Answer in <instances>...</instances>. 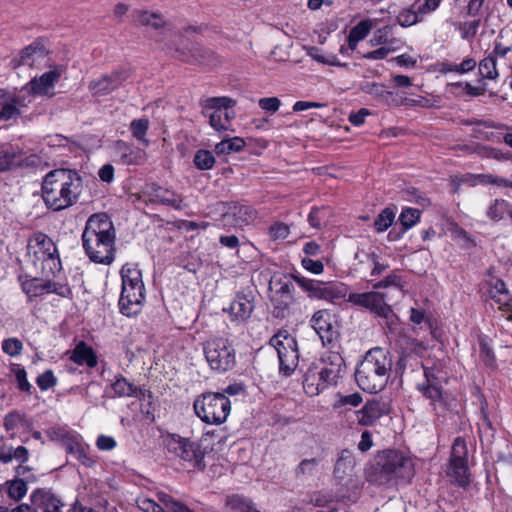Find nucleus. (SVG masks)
Segmentation results:
<instances>
[{"instance_id":"1","label":"nucleus","mask_w":512,"mask_h":512,"mask_svg":"<svg viewBox=\"0 0 512 512\" xmlns=\"http://www.w3.org/2000/svg\"><path fill=\"white\" fill-rule=\"evenodd\" d=\"M115 239V228L107 214L98 213L89 217L82 234V242L91 261L101 264L112 263Z\"/></svg>"},{"instance_id":"2","label":"nucleus","mask_w":512,"mask_h":512,"mask_svg":"<svg viewBox=\"0 0 512 512\" xmlns=\"http://www.w3.org/2000/svg\"><path fill=\"white\" fill-rule=\"evenodd\" d=\"M390 352L381 347H374L366 352L357 365L355 380L365 392L376 394L387 385L392 370Z\"/></svg>"},{"instance_id":"3","label":"nucleus","mask_w":512,"mask_h":512,"mask_svg":"<svg viewBox=\"0 0 512 512\" xmlns=\"http://www.w3.org/2000/svg\"><path fill=\"white\" fill-rule=\"evenodd\" d=\"M414 475V463L410 456L399 450L387 449L376 455L367 479L378 485L391 481L409 483Z\"/></svg>"},{"instance_id":"4","label":"nucleus","mask_w":512,"mask_h":512,"mask_svg":"<svg viewBox=\"0 0 512 512\" xmlns=\"http://www.w3.org/2000/svg\"><path fill=\"white\" fill-rule=\"evenodd\" d=\"M27 256L37 271L49 277L61 272L62 263L57 248L47 235L38 232L30 237Z\"/></svg>"},{"instance_id":"5","label":"nucleus","mask_w":512,"mask_h":512,"mask_svg":"<svg viewBox=\"0 0 512 512\" xmlns=\"http://www.w3.org/2000/svg\"><path fill=\"white\" fill-rule=\"evenodd\" d=\"M121 277L120 312L127 317L135 316L141 312L145 298L141 271L126 264L121 269Z\"/></svg>"},{"instance_id":"6","label":"nucleus","mask_w":512,"mask_h":512,"mask_svg":"<svg viewBox=\"0 0 512 512\" xmlns=\"http://www.w3.org/2000/svg\"><path fill=\"white\" fill-rule=\"evenodd\" d=\"M193 409L204 423L220 425L230 414L231 402L223 393L204 392L195 398Z\"/></svg>"},{"instance_id":"7","label":"nucleus","mask_w":512,"mask_h":512,"mask_svg":"<svg viewBox=\"0 0 512 512\" xmlns=\"http://www.w3.org/2000/svg\"><path fill=\"white\" fill-rule=\"evenodd\" d=\"M204 355L209 367L219 373L227 372L236 364V352L232 343L223 337L207 340Z\"/></svg>"},{"instance_id":"8","label":"nucleus","mask_w":512,"mask_h":512,"mask_svg":"<svg viewBox=\"0 0 512 512\" xmlns=\"http://www.w3.org/2000/svg\"><path fill=\"white\" fill-rule=\"evenodd\" d=\"M347 301L384 319L390 331L394 330V327L398 323L396 314L393 312L391 306L386 303L384 293L377 291L350 293Z\"/></svg>"},{"instance_id":"9","label":"nucleus","mask_w":512,"mask_h":512,"mask_svg":"<svg viewBox=\"0 0 512 512\" xmlns=\"http://www.w3.org/2000/svg\"><path fill=\"white\" fill-rule=\"evenodd\" d=\"M164 446L169 453L188 462L193 468L205 469V453L201 449L200 444L177 434H168L164 438Z\"/></svg>"},{"instance_id":"10","label":"nucleus","mask_w":512,"mask_h":512,"mask_svg":"<svg viewBox=\"0 0 512 512\" xmlns=\"http://www.w3.org/2000/svg\"><path fill=\"white\" fill-rule=\"evenodd\" d=\"M292 276L294 281L307 292L309 298L326 300L333 303L345 298L348 293V286L342 282H322L300 275Z\"/></svg>"},{"instance_id":"11","label":"nucleus","mask_w":512,"mask_h":512,"mask_svg":"<svg viewBox=\"0 0 512 512\" xmlns=\"http://www.w3.org/2000/svg\"><path fill=\"white\" fill-rule=\"evenodd\" d=\"M270 344L276 349L279 358V371L284 376H290L298 365L299 355L297 342L287 331H279L270 339Z\"/></svg>"},{"instance_id":"12","label":"nucleus","mask_w":512,"mask_h":512,"mask_svg":"<svg viewBox=\"0 0 512 512\" xmlns=\"http://www.w3.org/2000/svg\"><path fill=\"white\" fill-rule=\"evenodd\" d=\"M293 274L282 275L270 281V290L273 292L271 302L273 304V316L283 319L289 314L290 305L294 301Z\"/></svg>"},{"instance_id":"13","label":"nucleus","mask_w":512,"mask_h":512,"mask_svg":"<svg viewBox=\"0 0 512 512\" xmlns=\"http://www.w3.org/2000/svg\"><path fill=\"white\" fill-rule=\"evenodd\" d=\"M58 173H64V169L50 171L42 183L43 200L54 211L64 209V182L55 178Z\"/></svg>"},{"instance_id":"14","label":"nucleus","mask_w":512,"mask_h":512,"mask_svg":"<svg viewBox=\"0 0 512 512\" xmlns=\"http://www.w3.org/2000/svg\"><path fill=\"white\" fill-rule=\"evenodd\" d=\"M257 217V212L250 206L230 204L221 217L223 227H243L252 223Z\"/></svg>"},{"instance_id":"15","label":"nucleus","mask_w":512,"mask_h":512,"mask_svg":"<svg viewBox=\"0 0 512 512\" xmlns=\"http://www.w3.org/2000/svg\"><path fill=\"white\" fill-rule=\"evenodd\" d=\"M418 390L430 401V405L437 415L453 409L455 399L443 390V386L418 385Z\"/></svg>"},{"instance_id":"16","label":"nucleus","mask_w":512,"mask_h":512,"mask_svg":"<svg viewBox=\"0 0 512 512\" xmlns=\"http://www.w3.org/2000/svg\"><path fill=\"white\" fill-rule=\"evenodd\" d=\"M321 364L319 372L324 381L329 386L337 385L338 380L343 376L346 369L345 361L341 354L338 352H328L322 357Z\"/></svg>"},{"instance_id":"17","label":"nucleus","mask_w":512,"mask_h":512,"mask_svg":"<svg viewBox=\"0 0 512 512\" xmlns=\"http://www.w3.org/2000/svg\"><path fill=\"white\" fill-rule=\"evenodd\" d=\"M48 51L40 40H36L25 47L18 57L12 60L14 68L27 65L31 68H39L48 61Z\"/></svg>"},{"instance_id":"18","label":"nucleus","mask_w":512,"mask_h":512,"mask_svg":"<svg viewBox=\"0 0 512 512\" xmlns=\"http://www.w3.org/2000/svg\"><path fill=\"white\" fill-rule=\"evenodd\" d=\"M129 77L125 69L115 70L89 83L93 96H105L118 89Z\"/></svg>"},{"instance_id":"19","label":"nucleus","mask_w":512,"mask_h":512,"mask_svg":"<svg viewBox=\"0 0 512 512\" xmlns=\"http://www.w3.org/2000/svg\"><path fill=\"white\" fill-rule=\"evenodd\" d=\"M331 318L332 315L329 310L321 309L316 311L310 319V324L320 337L323 345L332 343L337 334Z\"/></svg>"},{"instance_id":"20","label":"nucleus","mask_w":512,"mask_h":512,"mask_svg":"<svg viewBox=\"0 0 512 512\" xmlns=\"http://www.w3.org/2000/svg\"><path fill=\"white\" fill-rule=\"evenodd\" d=\"M389 412L388 405L378 399H372L357 411L358 423L362 426H371L382 416Z\"/></svg>"},{"instance_id":"21","label":"nucleus","mask_w":512,"mask_h":512,"mask_svg":"<svg viewBox=\"0 0 512 512\" xmlns=\"http://www.w3.org/2000/svg\"><path fill=\"white\" fill-rule=\"evenodd\" d=\"M88 450L89 446L81 438L66 433V453L73 455L84 466L91 467L96 460L89 455Z\"/></svg>"},{"instance_id":"22","label":"nucleus","mask_w":512,"mask_h":512,"mask_svg":"<svg viewBox=\"0 0 512 512\" xmlns=\"http://www.w3.org/2000/svg\"><path fill=\"white\" fill-rule=\"evenodd\" d=\"M487 287L488 296L500 305V309L508 311L512 302V296L510 295L506 284L501 279H491L485 282Z\"/></svg>"},{"instance_id":"23","label":"nucleus","mask_w":512,"mask_h":512,"mask_svg":"<svg viewBox=\"0 0 512 512\" xmlns=\"http://www.w3.org/2000/svg\"><path fill=\"white\" fill-rule=\"evenodd\" d=\"M328 386L329 385L324 381V378L319 372V366L315 364L311 365L303 377V389L305 393L313 397L320 394Z\"/></svg>"},{"instance_id":"24","label":"nucleus","mask_w":512,"mask_h":512,"mask_svg":"<svg viewBox=\"0 0 512 512\" xmlns=\"http://www.w3.org/2000/svg\"><path fill=\"white\" fill-rule=\"evenodd\" d=\"M61 74L57 70H51L40 77H34L28 84L29 92L35 95H48Z\"/></svg>"},{"instance_id":"25","label":"nucleus","mask_w":512,"mask_h":512,"mask_svg":"<svg viewBox=\"0 0 512 512\" xmlns=\"http://www.w3.org/2000/svg\"><path fill=\"white\" fill-rule=\"evenodd\" d=\"M252 293H238L232 301L229 311L230 314L238 320H247L254 310Z\"/></svg>"},{"instance_id":"26","label":"nucleus","mask_w":512,"mask_h":512,"mask_svg":"<svg viewBox=\"0 0 512 512\" xmlns=\"http://www.w3.org/2000/svg\"><path fill=\"white\" fill-rule=\"evenodd\" d=\"M31 502L34 512H60V501L44 489H37L31 494Z\"/></svg>"},{"instance_id":"27","label":"nucleus","mask_w":512,"mask_h":512,"mask_svg":"<svg viewBox=\"0 0 512 512\" xmlns=\"http://www.w3.org/2000/svg\"><path fill=\"white\" fill-rule=\"evenodd\" d=\"M62 286L59 283L46 281L43 282L38 278H32L22 282L23 291L31 298L41 296L44 293L56 292L62 295V292L58 291Z\"/></svg>"},{"instance_id":"28","label":"nucleus","mask_w":512,"mask_h":512,"mask_svg":"<svg viewBox=\"0 0 512 512\" xmlns=\"http://www.w3.org/2000/svg\"><path fill=\"white\" fill-rule=\"evenodd\" d=\"M22 162L23 152L18 146L9 143L0 145V171H7Z\"/></svg>"},{"instance_id":"29","label":"nucleus","mask_w":512,"mask_h":512,"mask_svg":"<svg viewBox=\"0 0 512 512\" xmlns=\"http://www.w3.org/2000/svg\"><path fill=\"white\" fill-rule=\"evenodd\" d=\"M374 23L371 19H364L351 28L348 35V47H341L340 52L355 50L359 41L365 39L372 30Z\"/></svg>"},{"instance_id":"30","label":"nucleus","mask_w":512,"mask_h":512,"mask_svg":"<svg viewBox=\"0 0 512 512\" xmlns=\"http://www.w3.org/2000/svg\"><path fill=\"white\" fill-rule=\"evenodd\" d=\"M66 208L77 203L80 194L84 189L82 179L77 171L66 169Z\"/></svg>"},{"instance_id":"31","label":"nucleus","mask_w":512,"mask_h":512,"mask_svg":"<svg viewBox=\"0 0 512 512\" xmlns=\"http://www.w3.org/2000/svg\"><path fill=\"white\" fill-rule=\"evenodd\" d=\"M355 466V457L352 451L344 449L340 452L339 457L334 466V476L338 480H343L350 476Z\"/></svg>"},{"instance_id":"32","label":"nucleus","mask_w":512,"mask_h":512,"mask_svg":"<svg viewBox=\"0 0 512 512\" xmlns=\"http://www.w3.org/2000/svg\"><path fill=\"white\" fill-rule=\"evenodd\" d=\"M70 360L79 365H87L93 368L97 365V356L92 347L80 341L73 349Z\"/></svg>"},{"instance_id":"33","label":"nucleus","mask_w":512,"mask_h":512,"mask_svg":"<svg viewBox=\"0 0 512 512\" xmlns=\"http://www.w3.org/2000/svg\"><path fill=\"white\" fill-rule=\"evenodd\" d=\"M486 216L493 223H498L506 217L512 219V204L505 199H494L487 208Z\"/></svg>"},{"instance_id":"34","label":"nucleus","mask_w":512,"mask_h":512,"mask_svg":"<svg viewBox=\"0 0 512 512\" xmlns=\"http://www.w3.org/2000/svg\"><path fill=\"white\" fill-rule=\"evenodd\" d=\"M132 16L135 23L141 26H151L155 30L162 29L166 25L163 15L158 12L135 10L133 11Z\"/></svg>"},{"instance_id":"35","label":"nucleus","mask_w":512,"mask_h":512,"mask_svg":"<svg viewBox=\"0 0 512 512\" xmlns=\"http://www.w3.org/2000/svg\"><path fill=\"white\" fill-rule=\"evenodd\" d=\"M151 201L153 203L173 207L176 210L183 209L182 197L173 191L162 189L161 187L154 190Z\"/></svg>"},{"instance_id":"36","label":"nucleus","mask_w":512,"mask_h":512,"mask_svg":"<svg viewBox=\"0 0 512 512\" xmlns=\"http://www.w3.org/2000/svg\"><path fill=\"white\" fill-rule=\"evenodd\" d=\"M448 475L462 488H467L470 484V474L468 472V462H450Z\"/></svg>"},{"instance_id":"37","label":"nucleus","mask_w":512,"mask_h":512,"mask_svg":"<svg viewBox=\"0 0 512 512\" xmlns=\"http://www.w3.org/2000/svg\"><path fill=\"white\" fill-rule=\"evenodd\" d=\"M246 143L241 137L223 139L215 145V153L220 155H229L234 152H240L244 149Z\"/></svg>"},{"instance_id":"38","label":"nucleus","mask_w":512,"mask_h":512,"mask_svg":"<svg viewBox=\"0 0 512 512\" xmlns=\"http://www.w3.org/2000/svg\"><path fill=\"white\" fill-rule=\"evenodd\" d=\"M112 389L115 395L119 397L138 396V387L130 383L122 375L115 377V381L112 383Z\"/></svg>"},{"instance_id":"39","label":"nucleus","mask_w":512,"mask_h":512,"mask_svg":"<svg viewBox=\"0 0 512 512\" xmlns=\"http://www.w3.org/2000/svg\"><path fill=\"white\" fill-rule=\"evenodd\" d=\"M149 126L150 122L147 118L134 119L129 125L132 136L146 147L150 144L149 140L145 137Z\"/></svg>"},{"instance_id":"40","label":"nucleus","mask_w":512,"mask_h":512,"mask_svg":"<svg viewBox=\"0 0 512 512\" xmlns=\"http://www.w3.org/2000/svg\"><path fill=\"white\" fill-rule=\"evenodd\" d=\"M226 505L232 512H260L257 510L252 501L240 495H232L227 497Z\"/></svg>"},{"instance_id":"41","label":"nucleus","mask_w":512,"mask_h":512,"mask_svg":"<svg viewBox=\"0 0 512 512\" xmlns=\"http://www.w3.org/2000/svg\"><path fill=\"white\" fill-rule=\"evenodd\" d=\"M479 73L482 78L494 80L498 77L495 55H488L479 63Z\"/></svg>"},{"instance_id":"42","label":"nucleus","mask_w":512,"mask_h":512,"mask_svg":"<svg viewBox=\"0 0 512 512\" xmlns=\"http://www.w3.org/2000/svg\"><path fill=\"white\" fill-rule=\"evenodd\" d=\"M399 345L403 350L402 356L399 360V364H401L404 361L405 355H407L408 353L412 352L415 354H420L422 353L423 350H425V347L422 342L418 341L417 339L409 338L406 336H403L399 340Z\"/></svg>"},{"instance_id":"43","label":"nucleus","mask_w":512,"mask_h":512,"mask_svg":"<svg viewBox=\"0 0 512 512\" xmlns=\"http://www.w3.org/2000/svg\"><path fill=\"white\" fill-rule=\"evenodd\" d=\"M450 462H468V449L462 437H457L453 442Z\"/></svg>"},{"instance_id":"44","label":"nucleus","mask_w":512,"mask_h":512,"mask_svg":"<svg viewBox=\"0 0 512 512\" xmlns=\"http://www.w3.org/2000/svg\"><path fill=\"white\" fill-rule=\"evenodd\" d=\"M421 212L416 208H405L399 216V222L403 228L402 233L413 227L420 219Z\"/></svg>"},{"instance_id":"45","label":"nucleus","mask_w":512,"mask_h":512,"mask_svg":"<svg viewBox=\"0 0 512 512\" xmlns=\"http://www.w3.org/2000/svg\"><path fill=\"white\" fill-rule=\"evenodd\" d=\"M193 162L199 170H210L215 164V158L212 152L200 149L195 153Z\"/></svg>"},{"instance_id":"46","label":"nucleus","mask_w":512,"mask_h":512,"mask_svg":"<svg viewBox=\"0 0 512 512\" xmlns=\"http://www.w3.org/2000/svg\"><path fill=\"white\" fill-rule=\"evenodd\" d=\"M362 91L370 94L377 99L383 101L384 98H389L394 96L393 91H389L383 84H379L376 82H367L362 86Z\"/></svg>"},{"instance_id":"47","label":"nucleus","mask_w":512,"mask_h":512,"mask_svg":"<svg viewBox=\"0 0 512 512\" xmlns=\"http://www.w3.org/2000/svg\"><path fill=\"white\" fill-rule=\"evenodd\" d=\"M395 212L387 207L383 209L374 221V227L377 232L386 231L394 222Z\"/></svg>"},{"instance_id":"48","label":"nucleus","mask_w":512,"mask_h":512,"mask_svg":"<svg viewBox=\"0 0 512 512\" xmlns=\"http://www.w3.org/2000/svg\"><path fill=\"white\" fill-rule=\"evenodd\" d=\"M236 105V100L229 97H211L203 102L205 109L216 111L217 109H229Z\"/></svg>"},{"instance_id":"49","label":"nucleus","mask_w":512,"mask_h":512,"mask_svg":"<svg viewBox=\"0 0 512 512\" xmlns=\"http://www.w3.org/2000/svg\"><path fill=\"white\" fill-rule=\"evenodd\" d=\"M329 211L326 207H314L308 215V222L314 228H321L327 221Z\"/></svg>"},{"instance_id":"50","label":"nucleus","mask_w":512,"mask_h":512,"mask_svg":"<svg viewBox=\"0 0 512 512\" xmlns=\"http://www.w3.org/2000/svg\"><path fill=\"white\" fill-rule=\"evenodd\" d=\"M192 57L196 63L211 65L214 64L215 54L212 50L204 47H195L192 52Z\"/></svg>"},{"instance_id":"51","label":"nucleus","mask_w":512,"mask_h":512,"mask_svg":"<svg viewBox=\"0 0 512 512\" xmlns=\"http://www.w3.org/2000/svg\"><path fill=\"white\" fill-rule=\"evenodd\" d=\"M418 8L415 9H403L397 16V22L402 27H410L419 21Z\"/></svg>"},{"instance_id":"52","label":"nucleus","mask_w":512,"mask_h":512,"mask_svg":"<svg viewBox=\"0 0 512 512\" xmlns=\"http://www.w3.org/2000/svg\"><path fill=\"white\" fill-rule=\"evenodd\" d=\"M27 492V485L23 479H15L9 483L8 496L14 500H20Z\"/></svg>"},{"instance_id":"53","label":"nucleus","mask_w":512,"mask_h":512,"mask_svg":"<svg viewBox=\"0 0 512 512\" xmlns=\"http://www.w3.org/2000/svg\"><path fill=\"white\" fill-rule=\"evenodd\" d=\"M480 357L486 366L495 364V355L486 337H479Z\"/></svg>"},{"instance_id":"54","label":"nucleus","mask_w":512,"mask_h":512,"mask_svg":"<svg viewBox=\"0 0 512 512\" xmlns=\"http://www.w3.org/2000/svg\"><path fill=\"white\" fill-rule=\"evenodd\" d=\"M425 381L421 385L442 386L443 376L441 371L435 367L423 365Z\"/></svg>"},{"instance_id":"55","label":"nucleus","mask_w":512,"mask_h":512,"mask_svg":"<svg viewBox=\"0 0 512 512\" xmlns=\"http://www.w3.org/2000/svg\"><path fill=\"white\" fill-rule=\"evenodd\" d=\"M2 349L9 356L15 357L21 354L23 343L18 338H8L2 342Z\"/></svg>"},{"instance_id":"56","label":"nucleus","mask_w":512,"mask_h":512,"mask_svg":"<svg viewBox=\"0 0 512 512\" xmlns=\"http://www.w3.org/2000/svg\"><path fill=\"white\" fill-rule=\"evenodd\" d=\"M317 465L318 460L316 458L303 459L295 469V476L299 478L305 475H312Z\"/></svg>"},{"instance_id":"57","label":"nucleus","mask_w":512,"mask_h":512,"mask_svg":"<svg viewBox=\"0 0 512 512\" xmlns=\"http://www.w3.org/2000/svg\"><path fill=\"white\" fill-rule=\"evenodd\" d=\"M258 105L262 110L274 114L279 110L281 101L278 97H264L259 99Z\"/></svg>"},{"instance_id":"58","label":"nucleus","mask_w":512,"mask_h":512,"mask_svg":"<svg viewBox=\"0 0 512 512\" xmlns=\"http://www.w3.org/2000/svg\"><path fill=\"white\" fill-rule=\"evenodd\" d=\"M392 31L391 26H384L382 28H379L373 35V37L370 40V43L372 46L380 45V44H386V43H393L394 40L389 41L388 36Z\"/></svg>"},{"instance_id":"59","label":"nucleus","mask_w":512,"mask_h":512,"mask_svg":"<svg viewBox=\"0 0 512 512\" xmlns=\"http://www.w3.org/2000/svg\"><path fill=\"white\" fill-rule=\"evenodd\" d=\"M20 116V110L15 104H0V120L9 121Z\"/></svg>"},{"instance_id":"60","label":"nucleus","mask_w":512,"mask_h":512,"mask_svg":"<svg viewBox=\"0 0 512 512\" xmlns=\"http://www.w3.org/2000/svg\"><path fill=\"white\" fill-rule=\"evenodd\" d=\"M390 286H395L398 288H402L401 285V277L395 273H392L388 276H386L383 280L378 281L373 285L374 289H383Z\"/></svg>"},{"instance_id":"61","label":"nucleus","mask_w":512,"mask_h":512,"mask_svg":"<svg viewBox=\"0 0 512 512\" xmlns=\"http://www.w3.org/2000/svg\"><path fill=\"white\" fill-rule=\"evenodd\" d=\"M210 125L216 131H227L229 130L226 124H224V120L222 118L221 109H217L208 115Z\"/></svg>"},{"instance_id":"62","label":"nucleus","mask_w":512,"mask_h":512,"mask_svg":"<svg viewBox=\"0 0 512 512\" xmlns=\"http://www.w3.org/2000/svg\"><path fill=\"white\" fill-rule=\"evenodd\" d=\"M56 383V379L51 370L45 371L43 374L39 375L37 378V384L41 390H47L54 386Z\"/></svg>"},{"instance_id":"63","label":"nucleus","mask_w":512,"mask_h":512,"mask_svg":"<svg viewBox=\"0 0 512 512\" xmlns=\"http://www.w3.org/2000/svg\"><path fill=\"white\" fill-rule=\"evenodd\" d=\"M116 445L115 439L111 436L100 435L96 440V447L101 451H111Z\"/></svg>"},{"instance_id":"64","label":"nucleus","mask_w":512,"mask_h":512,"mask_svg":"<svg viewBox=\"0 0 512 512\" xmlns=\"http://www.w3.org/2000/svg\"><path fill=\"white\" fill-rule=\"evenodd\" d=\"M270 235L273 239H285L289 235V227L284 223H275L270 227Z\"/></svg>"}]
</instances>
